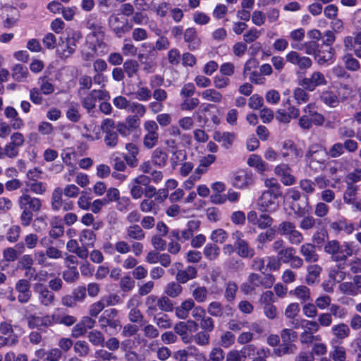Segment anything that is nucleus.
I'll return each instance as SVG.
<instances>
[{
  "label": "nucleus",
  "mask_w": 361,
  "mask_h": 361,
  "mask_svg": "<svg viewBox=\"0 0 361 361\" xmlns=\"http://www.w3.org/2000/svg\"><path fill=\"white\" fill-rule=\"evenodd\" d=\"M21 194L18 196L17 203L20 209L39 212L42 207V201L39 198L31 196L27 188H23Z\"/></svg>",
  "instance_id": "7ed1b4c3"
},
{
  "label": "nucleus",
  "mask_w": 361,
  "mask_h": 361,
  "mask_svg": "<svg viewBox=\"0 0 361 361\" xmlns=\"http://www.w3.org/2000/svg\"><path fill=\"white\" fill-rule=\"evenodd\" d=\"M324 251L331 255L333 260L335 261V257L339 255V250H341V245L338 241L336 240L328 241L324 245Z\"/></svg>",
  "instance_id": "3c124183"
},
{
  "label": "nucleus",
  "mask_w": 361,
  "mask_h": 361,
  "mask_svg": "<svg viewBox=\"0 0 361 361\" xmlns=\"http://www.w3.org/2000/svg\"><path fill=\"white\" fill-rule=\"evenodd\" d=\"M299 339L301 344L310 345L315 341H321L322 337L320 335H314L310 330H305L300 334Z\"/></svg>",
  "instance_id": "79ce46f5"
},
{
  "label": "nucleus",
  "mask_w": 361,
  "mask_h": 361,
  "mask_svg": "<svg viewBox=\"0 0 361 361\" xmlns=\"http://www.w3.org/2000/svg\"><path fill=\"white\" fill-rule=\"evenodd\" d=\"M225 352L220 347L213 348L209 353V358L205 361H224Z\"/></svg>",
  "instance_id": "774afa93"
},
{
  "label": "nucleus",
  "mask_w": 361,
  "mask_h": 361,
  "mask_svg": "<svg viewBox=\"0 0 361 361\" xmlns=\"http://www.w3.org/2000/svg\"><path fill=\"white\" fill-rule=\"evenodd\" d=\"M193 340L195 343L199 346H207L209 344L210 342L209 333L204 331H200L194 335Z\"/></svg>",
  "instance_id": "bf43d9fd"
},
{
  "label": "nucleus",
  "mask_w": 361,
  "mask_h": 361,
  "mask_svg": "<svg viewBox=\"0 0 361 361\" xmlns=\"http://www.w3.org/2000/svg\"><path fill=\"white\" fill-rule=\"evenodd\" d=\"M66 249L68 252L75 254L77 257L82 259L86 260L89 256V251L85 247L79 245V242L77 240L71 239L66 243Z\"/></svg>",
  "instance_id": "4be33fe9"
},
{
  "label": "nucleus",
  "mask_w": 361,
  "mask_h": 361,
  "mask_svg": "<svg viewBox=\"0 0 361 361\" xmlns=\"http://www.w3.org/2000/svg\"><path fill=\"white\" fill-rule=\"evenodd\" d=\"M6 11L9 13H7V17L4 22V26L5 27H12L18 20V11L16 8L9 7L6 8Z\"/></svg>",
  "instance_id": "13d9d810"
},
{
  "label": "nucleus",
  "mask_w": 361,
  "mask_h": 361,
  "mask_svg": "<svg viewBox=\"0 0 361 361\" xmlns=\"http://www.w3.org/2000/svg\"><path fill=\"white\" fill-rule=\"evenodd\" d=\"M63 279L68 283L76 281L79 279V272L76 266H72L63 272Z\"/></svg>",
  "instance_id": "0e129e2a"
},
{
  "label": "nucleus",
  "mask_w": 361,
  "mask_h": 361,
  "mask_svg": "<svg viewBox=\"0 0 361 361\" xmlns=\"http://www.w3.org/2000/svg\"><path fill=\"white\" fill-rule=\"evenodd\" d=\"M30 286V282L27 279H20L16 282L15 288L18 293L19 302L27 303L30 301L32 296Z\"/></svg>",
  "instance_id": "dca6fc26"
},
{
  "label": "nucleus",
  "mask_w": 361,
  "mask_h": 361,
  "mask_svg": "<svg viewBox=\"0 0 361 361\" xmlns=\"http://www.w3.org/2000/svg\"><path fill=\"white\" fill-rule=\"evenodd\" d=\"M135 286V281L133 277L126 275L121 278L119 288L123 292H129Z\"/></svg>",
  "instance_id": "4d7b16f0"
},
{
  "label": "nucleus",
  "mask_w": 361,
  "mask_h": 361,
  "mask_svg": "<svg viewBox=\"0 0 361 361\" xmlns=\"http://www.w3.org/2000/svg\"><path fill=\"white\" fill-rule=\"evenodd\" d=\"M192 326L194 327L195 330H197L198 324L195 321L188 320L187 322H179L174 326L173 329L176 334L181 336L188 332L189 328Z\"/></svg>",
  "instance_id": "37998d69"
},
{
  "label": "nucleus",
  "mask_w": 361,
  "mask_h": 361,
  "mask_svg": "<svg viewBox=\"0 0 361 361\" xmlns=\"http://www.w3.org/2000/svg\"><path fill=\"white\" fill-rule=\"evenodd\" d=\"M280 154L286 161L296 162L302 157V152L293 141L286 140L283 142Z\"/></svg>",
  "instance_id": "f8f14e48"
},
{
  "label": "nucleus",
  "mask_w": 361,
  "mask_h": 361,
  "mask_svg": "<svg viewBox=\"0 0 361 361\" xmlns=\"http://www.w3.org/2000/svg\"><path fill=\"white\" fill-rule=\"evenodd\" d=\"M118 310L115 308H111L106 310L99 318V324L100 328L107 331V327L117 331L121 329L122 326L119 319H116L118 315Z\"/></svg>",
  "instance_id": "6e6552de"
},
{
  "label": "nucleus",
  "mask_w": 361,
  "mask_h": 361,
  "mask_svg": "<svg viewBox=\"0 0 361 361\" xmlns=\"http://www.w3.org/2000/svg\"><path fill=\"white\" fill-rule=\"evenodd\" d=\"M33 291L38 302L42 306L49 307L54 305L55 295L46 285L42 283H35L33 285Z\"/></svg>",
  "instance_id": "423d86ee"
},
{
  "label": "nucleus",
  "mask_w": 361,
  "mask_h": 361,
  "mask_svg": "<svg viewBox=\"0 0 361 361\" xmlns=\"http://www.w3.org/2000/svg\"><path fill=\"white\" fill-rule=\"evenodd\" d=\"M235 340V335L230 331H225L220 337V344L225 348L232 346Z\"/></svg>",
  "instance_id": "69168bd1"
},
{
  "label": "nucleus",
  "mask_w": 361,
  "mask_h": 361,
  "mask_svg": "<svg viewBox=\"0 0 361 361\" xmlns=\"http://www.w3.org/2000/svg\"><path fill=\"white\" fill-rule=\"evenodd\" d=\"M54 324H63L66 326H71L77 322V318L73 315H69L65 313L58 315L53 314Z\"/></svg>",
  "instance_id": "4c0bfd02"
},
{
  "label": "nucleus",
  "mask_w": 361,
  "mask_h": 361,
  "mask_svg": "<svg viewBox=\"0 0 361 361\" xmlns=\"http://www.w3.org/2000/svg\"><path fill=\"white\" fill-rule=\"evenodd\" d=\"M207 312L215 317H224V311L222 305L219 302H212L207 307Z\"/></svg>",
  "instance_id": "864d4df0"
},
{
  "label": "nucleus",
  "mask_w": 361,
  "mask_h": 361,
  "mask_svg": "<svg viewBox=\"0 0 361 361\" xmlns=\"http://www.w3.org/2000/svg\"><path fill=\"white\" fill-rule=\"evenodd\" d=\"M74 352L81 357L87 356L90 352V348L87 342L79 340L73 345Z\"/></svg>",
  "instance_id": "a18cd8bd"
},
{
  "label": "nucleus",
  "mask_w": 361,
  "mask_h": 361,
  "mask_svg": "<svg viewBox=\"0 0 361 361\" xmlns=\"http://www.w3.org/2000/svg\"><path fill=\"white\" fill-rule=\"evenodd\" d=\"M175 266L177 267L178 270L176 275V279L178 282L185 283L197 277V270L196 267L190 265L184 269H180L183 267V264L180 262L176 263Z\"/></svg>",
  "instance_id": "2eb2a0df"
},
{
  "label": "nucleus",
  "mask_w": 361,
  "mask_h": 361,
  "mask_svg": "<svg viewBox=\"0 0 361 361\" xmlns=\"http://www.w3.org/2000/svg\"><path fill=\"white\" fill-rule=\"evenodd\" d=\"M203 255L209 261L215 260L220 255V248L214 243H207L204 247Z\"/></svg>",
  "instance_id": "e433bc0d"
},
{
  "label": "nucleus",
  "mask_w": 361,
  "mask_h": 361,
  "mask_svg": "<svg viewBox=\"0 0 361 361\" xmlns=\"http://www.w3.org/2000/svg\"><path fill=\"white\" fill-rule=\"evenodd\" d=\"M235 135L233 133L229 132H215L214 134V139L219 142L221 143V145L225 149H228L232 145Z\"/></svg>",
  "instance_id": "bb28decb"
},
{
  "label": "nucleus",
  "mask_w": 361,
  "mask_h": 361,
  "mask_svg": "<svg viewBox=\"0 0 361 361\" xmlns=\"http://www.w3.org/2000/svg\"><path fill=\"white\" fill-rule=\"evenodd\" d=\"M11 72L13 79L19 82L25 81L30 75L27 68L20 63L14 65Z\"/></svg>",
  "instance_id": "c85d7f7f"
},
{
  "label": "nucleus",
  "mask_w": 361,
  "mask_h": 361,
  "mask_svg": "<svg viewBox=\"0 0 361 361\" xmlns=\"http://www.w3.org/2000/svg\"><path fill=\"white\" fill-rule=\"evenodd\" d=\"M359 190V185L353 184L352 183H347V187L343 196L344 202L348 204L350 203H354Z\"/></svg>",
  "instance_id": "2f4dec72"
},
{
  "label": "nucleus",
  "mask_w": 361,
  "mask_h": 361,
  "mask_svg": "<svg viewBox=\"0 0 361 361\" xmlns=\"http://www.w3.org/2000/svg\"><path fill=\"white\" fill-rule=\"evenodd\" d=\"M253 183L252 174L251 173L240 171L234 174L232 184L234 187L240 189L245 188Z\"/></svg>",
  "instance_id": "6ab92c4d"
},
{
  "label": "nucleus",
  "mask_w": 361,
  "mask_h": 361,
  "mask_svg": "<svg viewBox=\"0 0 361 361\" xmlns=\"http://www.w3.org/2000/svg\"><path fill=\"white\" fill-rule=\"evenodd\" d=\"M343 61L346 69L350 71H357L360 68L359 61L353 58L351 54H347L343 58Z\"/></svg>",
  "instance_id": "052dcab7"
},
{
  "label": "nucleus",
  "mask_w": 361,
  "mask_h": 361,
  "mask_svg": "<svg viewBox=\"0 0 361 361\" xmlns=\"http://www.w3.org/2000/svg\"><path fill=\"white\" fill-rule=\"evenodd\" d=\"M329 356L334 361H345L347 357L345 348L339 345H334Z\"/></svg>",
  "instance_id": "49530a36"
},
{
  "label": "nucleus",
  "mask_w": 361,
  "mask_h": 361,
  "mask_svg": "<svg viewBox=\"0 0 361 361\" xmlns=\"http://www.w3.org/2000/svg\"><path fill=\"white\" fill-rule=\"evenodd\" d=\"M180 283L178 281L168 283L165 288V293L171 298L178 296L183 290Z\"/></svg>",
  "instance_id": "5fc2aeb1"
},
{
  "label": "nucleus",
  "mask_w": 361,
  "mask_h": 361,
  "mask_svg": "<svg viewBox=\"0 0 361 361\" xmlns=\"http://www.w3.org/2000/svg\"><path fill=\"white\" fill-rule=\"evenodd\" d=\"M238 286L235 282L229 281L226 283L224 297L228 302H233L235 299Z\"/></svg>",
  "instance_id": "09e8293b"
},
{
  "label": "nucleus",
  "mask_w": 361,
  "mask_h": 361,
  "mask_svg": "<svg viewBox=\"0 0 361 361\" xmlns=\"http://www.w3.org/2000/svg\"><path fill=\"white\" fill-rule=\"evenodd\" d=\"M63 190L60 187L56 188L51 193V206L55 212L59 211L63 206Z\"/></svg>",
  "instance_id": "473e14b6"
},
{
  "label": "nucleus",
  "mask_w": 361,
  "mask_h": 361,
  "mask_svg": "<svg viewBox=\"0 0 361 361\" xmlns=\"http://www.w3.org/2000/svg\"><path fill=\"white\" fill-rule=\"evenodd\" d=\"M79 104L75 102L69 104L66 111L67 118L72 122H78L80 119V114L78 111Z\"/></svg>",
  "instance_id": "6e6d98bb"
},
{
  "label": "nucleus",
  "mask_w": 361,
  "mask_h": 361,
  "mask_svg": "<svg viewBox=\"0 0 361 361\" xmlns=\"http://www.w3.org/2000/svg\"><path fill=\"white\" fill-rule=\"evenodd\" d=\"M116 123L112 118H104L100 126V129L104 134V142L111 148L116 147L118 143V135L115 130Z\"/></svg>",
  "instance_id": "39448f33"
},
{
  "label": "nucleus",
  "mask_w": 361,
  "mask_h": 361,
  "mask_svg": "<svg viewBox=\"0 0 361 361\" xmlns=\"http://www.w3.org/2000/svg\"><path fill=\"white\" fill-rule=\"evenodd\" d=\"M264 185L267 188V190L264 192L273 194L274 195H277L281 197L283 195V192L281 190V186L279 183L278 180L274 178H267L264 180Z\"/></svg>",
  "instance_id": "72a5a7b5"
},
{
  "label": "nucleus",
  "mask_w": 361,
  "mask_h": 361,
  "mask_svg": "<svg viewBox=\"0 0 361 361\" xmlns=\"http://www.w3.org/2000/svg\"><path fill=\"white\" fill-rule=\"evenodd\" d=\"M190 357H194L196 361L206 359L205 355L195 345H189L175 351L173 354V358L176 361H189Z\"/></svg>",
  "instance_id": "9b49d317"
},
{
  "label": "nucleus",
  "mask_w": 361,
  "mask_h": 361,
  "mask_svg": "<svg viewBox=\"0 0 361 361\" xmlns=\"http://www.w3.org/2000/svg\"><path fill=\"white\" fill-rule=\"evenodd\" d=\"M116 251L121 255H126L130 252L133 249V254L135 257H139L143 252V245L140 242H134L131 245L128 242L119 240L115 244Z\"/></svg>",
  "instance_id": "4468645a"
},
{
  "label": "nucleus",
  "mask_w": 361,
  "mask_h": 361,
  "mask_svg": "<svg viewBox=\"0 0 361 361\" xmlns=\"http://www.w3.org/2000/svg\"><path fill=\"white\" fill-rule=\"evenodd\" d=\"M353 254V246L350 243H344L341 245L339 255L335 257V262L345 261L348 257Z\"/></svg>",
  "instance_id": "8fccbe9b"
},
{
  "label": "nucleus",
  "mask_w": 361,
  "mask_h": 361,
  "mask_svg": "<svg viewBox=\"0 0 361 361\" xmlns=\"http://www.w3.org/2000/svg\"><path fill=\"white\" fill-rule=\"evenodd\" d=\"M123 68L124 73H126L128 78H133L138 73L139 63L136 60L128 59L123 63Z\"/></svg>",
  "instance_id": "ea45409f"
},
{
  "label": "nucleus",
  "mask_w": 361,
  "mask_h": 361,
  "mask_svg": "<svg viewBox=\"0 0 361 361\" xmlns=\"http://www.w3.org/2000/svg\"><path fill=\"white\" fill-rule=\"evenodd\" d=\"M232 238L235 240L236 254L244 259H251L255 255V249L244 239V234L240 231H235L232 233Z\"/></svg>",
  "instance_id": "20e7f679"
},
{
  "label": "nucleus",
  "mask_w": 361,
  "mask_h": 361,
  "mask_svg": "<svg viewBox=\"0 0 361 361\" xmlns=\"http://www.w3.org/2000/svg\"><path fill=\"white\" fill-rule=\"evenodd\" d=\"M167 159L168 154L164 149L158 147L153 151L152 161L154 165L162 168L166 166Z\"/></svg>",
  "instance_id": "7c9ffc66"
},
{
  "label": "nucleus",
  "mask_w": 361,
  "mask_h": 361,
  "mask_svg": "<svg viewBox=\"0 0 361 361\" xmlns=\"http://www.w3.org/2000/svg\"><path fill=\"white\" fill-rule=\"evenodd\" d=\"M327 80L324 75L319 72L315 71L311 74L310 77H305L298 81V85L304 89L312 92L317 87L326 85Z\"/></svg>",
  "instance_id": "9d476101"
},
{
  "label": "nucleus",
  "mask_w": 361,
  "mask_h": 361,
  "mask_svg": "<svg viewBox=\"0 0 361 361\" xmlns=\"http://www.w3.org/2000/svg\"><path fill=\"white\" fill-rule=\"evenodd\" d=\"M28 326L31 329H37L43 331L44 329L51 326L54 324L53 314L51 316L45 315L39 317L37 315H30L28 319Z\"/></svg>",
  "instance_id": "a211bd4d"
},
{
  "label": "nucleus",
  "mask_w": 361,
  "mask_h": 361,
  "mask_svg": "<svg viewBox=\"0 0 361 361\" xmlns=\"http://www.w3.org/2000/svg\"><path fill=\"white\" fill-rule=\"evenodd\" d=\"M276 231L279 235L286 237L291 245H298L304 240L302 233L296 229L295 223L290 221H281Z\"/></svg>",
  "instance_id": "f03ea898"
},
{
  "label": "nucleus",
  "mask_w": 361,
  "mask_h": 361,
  "mask_svg": "<svg viewBox=\"0 0 361 361\" xmlns=\"http://www.w3.org/2000/svg\"><path fill=\"white\" fill-rule=\"evenodd\" d=\"M294 295L301 300L302 302H306L311 300V293L309 288L305 286H299L293 290Z\"/></svg>",
  "instance_id": "de8ad7c7"
},
{
  "label": "nucleus",
  "mask_w": 361,
  "mask_h": 361,
  "mask_svg": "<svg viewBox=\"0 0 361 361\" xmlns=\"http://www.w3.org/2000/svg\"><path fill=\"white\" fill-rule=\"evenodd\" d=\"M208 295V291L204 286H198L195 288L192 293L193 298L197 302H204L206 301Z\"/></svg>",
  "instance_id": "338daca9"
},
{
  "label": "nucleus",
  "mask_w": 361,
  "mask_h": 361,
  "mask_svg": "<svg viewBox=\"0 0 361 361\" xmlns=\"http://www.w3.org/2000/svg\"><path fill=\"white\" fill-rule=\"evenodd\" d=\"M297 350L295 344L284 343L279 344L278 348L274 350V353L278 357H282L285 355L294 354Z\"/></svg>",
  "instance_id": "f704fd0d"
},
{
  "label": "nucleus",
  "mask_w": 361,
  "mask_h": 361,
  "mask_svg": "<svg viewBox=\"0 0 361 361\" xmlns=\"http://www.w3.org/2000/svg\"><path fill=\"white\" fill-rule=\"evenodd\" d=\"M291 47L292 48L298 49L299 50L304 49L307 54L313 55L314 56L319 50L320 44H319L316 41H308L303 43L302 47H298L293 44H291Z\"/></svg>",
  "instance_id": "58836bf2"
},
{
  "label": "nucleus",
  "mask_w": 361,
  "mask_h": 361,
  "mask_svg": "<svg viewBox=\"0 0 361 361\" xmlns=\"http://www.w3.org/2000/svg\"><path fill=\"white\" fill-rule=\"evenodd\" d=\"M262 213L259 216L256 226L260 229H267L271 226L274 219L269 214H266L267 212Z\"/></svg>",
  "instance_id": "e2e57ef3"
},
{
  "label": "nucleus",
  "mask_w": 361,
  "mask_h": 361,
  "mask_svg": "<svg viewBox=\"0 0 361 361\" xmlns=\"http://www.w3.org/2000/svg\"><path fill=\"white\" fill-rule=\"evenodd\" d=\"M145 238V233L142 227L137 224H133L126 228V238L129 240H142Z\"/></svg>",
  "instance_id": "a878e982"
},
{
  "label": "nucleus",
  "mask_w": 361,
  "mask_h": 361,
  "mask_svg": "<svg viewBox=\"0 0 361 361\" xmlns=\"http://www.w3.org/2000/svg\"><path fill=\"white\" fill-rule=\"evenodd\" d=\"M82 37L80 32H73L66 38H61L56 47V53L62 59L70 57L75 51L76 43Z\"/></svg>",
  "instance_id": "f257e3e1"
},
{
  "label": "nucleus",
  "mask_w": 361,
  "mask_h": 361,
  "mask_svg": "<svg viewBox=\"0 0 361 361\" xmlns=\"http://www.w3.org/2000/svg\"><path fill=\"white\" fill-rule=\"evenodd\" d=\"M108 24L111 31L119 38L128 32L133 27L127 21L121 22L120 18L116 14H111L109 17Z\"/></svg>",
  "instance_id": "ddd939ff"
},
{
  "label": "nucleus",
  "mask_w": 361,
  "mask_h": 361,
  "mask_svg": "<svg viewBox=\"0 0 361 361\" xmlns=\"http://www.w3.org/2000/svg\"><path fill=\"white\" fill-rule=\"evenodd\" d=\"M286 61L290 64L295 66L298 71L306 73L310 69L313 62L312 59L306 56H303L296 51L292 50L286 54Z\"/></svg>",
  "instance_id": "0eeeda50"
},
{
  "label": "nucleus",
  "mask_w": 361,
  "mask_h": 361,
  "mask_svg": "<svg viewBox=\"0 0 361 361\" xmlns=\"http://www.w3.org/2000/svg\"><path fill=\"white\" fill-rule=\"evenodd\" d=\"M321 224V220L317 219L312 216L307 215L302 217L299 224V227L302 231L313 229L316 225Z\"/></svg>",
  "instance_id": "a19ab883"
},
{
  "label": "nucleus",
  "mask_w": 361,
  "mask_h": 361,
  "mask_svg": "<svg viewBox=\"0 0 361 361\" xmlns=\"http://www.w3.org/2000/svg\"><path fill=\"white\" fill-rule=\"evenodd\" d=\"M184 41L188 44L190 50H195L200 47L201 41L198 37L196 29L194 27L187 28L184 31Z\"/></svg>",
  "instance_id": "412c9836"
},
{
  "label": "nucleus",
  "mask_w": 361,
  "mask_h": 361,
  "mask_svg": "<svg viewBox=\"0 0 361 361\" xmlns=\"http://www.w3.org/2000/svg\"><path fill=\"white\" fill-rule=\"evenodd\" d=\"M321 100L331 107L338 105L340 99L338 97L331 91H324L321 95Z\"/></svg>",
  "instance_id": "c03bdc74"
},
{
  "label": "nucleus",
  "mask_w": 361,
  "mask_h": 361,
  "mask_svg": "<svg viewBox=\"0 0 361 361\" xmlns=\"http://www.w3.org/2000/svg\"><path fill=\"white\" fill-rule=\"evenodd\" d=\"M300 253L307 263H315L319 258L316 246L312 243H307L302 245L300 248Z\"/></svg>",
  "instance_id": "aec40b11"
},
{
  "label": "nucleus",
  "mask_w": 361,
  "mask_h": 361,
  "mask_svg": "<svg viewBox=\"0 0 361 361\" xmlns=\"http://www.w3.org/2000/svg\"><path fill=\"white\" fill-rule=\"evenodd\" d=\"M203 99L213 102H220L222 100V94L214 89H207L202 92Z\"/></svg>",
  "instance_id": "680f3d73"
},
{
  "label": "nucleus",
  "mask_w": 361,
  "mask_h": 361,
  "mask_svg": "<svg viewBox=\"0 0 361 361\" xmlns=\"http://www.w3.org/2000/svg\"><path fill=\"white\" fill-rule=\"evenodd\" d=\"M137 87L136 92L130 91L128 94H135V98L139 101L147 102L152 97L151 90L148 87L142 86V81L140 80L137 82Z\"/></svg>",
  "instance_id": "c756f323"
},
{
  "label": "nucleus",
  "mask_w": 361,
  "mask_h": 361,
  "mask_svg": "<svg viewBox=\"0 0 361 361\" xmlns=\"http://www.w3.org/2000/svg\"><path fill=\"white\" fill-rule=\"evenodd\" d=\"M322 268L316 264H310L307 267V274L305 276V282L307 285H314L319 282V276Z\"/></svg>",
  "instance_id": "5701e85b"
},
{
  "label": "nucleus",
  "mask_w": 361,
  "mask_h": 361,
  "mask_svg": "<svg viewBox=\"0 0 361 361\" xmlns=\"http://www.w3.org/2000/svg\"><path fill=\"white\" fill-rule=\"evenodd\" d=\"M307 91V90L302 87H296L293 90V98L298 104H305L309 101L310 94Z\"/></svg>",
  "instance_id": "603ef678"
},
{
  "label": "nucleus",
  "mask_w": 361,
  "mask_h": 361,
  "mask_svg": "<svg viewBox=\"0 0 361 361\" xmlns=\"http://www.w3.org/2000/svg\"><path fill=\"white\" fill-rule=\"evenodd\" d=\"M78 240L82 245L88 250L89 247H93L96 240V234L92 230L83 229L79 234Z\"/></svg>",
  "instance_id": "393cba45"
},
{
  "label": "nucleus",
  "mask_w": 361,
  "mask_h": 361,
  "mask_svg": "<svg viewBox=\"0 0 361 361\" xmlns=\"http://www.w3.org/2000/svg\"><path fill=\"white\" fill-rule=\"evenodd\" d=\"M280 197L273 194L263 192L257 200L258 209L262 212H274L279 208L278 198Z\"/></svg>",
  "instance_id": "1a4fd4ad"
},
{
  "label": "nucleus",
  "mask_w": 361,
  "mask_h": 361,
  "mask_svg": "<svg viewBox=\"0 0 361 361\" xmlns=\"http://www.w3.org/2000/svg\"><path fill=\"white\" fill-rule=\"evenodd\" d=\"M331 333L333 336L331 343H341L344 339L347 338L350 336V329L346 324L339 323L334 325L331 328Z\"/></svg>",
  "instance_id": "f3484780"
},
{
  "label": "nucleus",
  "mask_w": 361,
  "mask_h": 361,
  "mask_svg": "<svg viewBox=\"0 0 361 361\" xmlns=\"http://www.w3.org/2000/svg\"><path fill=\"white\" fill-rule=\"evenodd\" d=\"M334 50L332 47H325L324 45H320L319 50L314 56V59L317 61L319 64L323 65L331 61L334 58Z\"/></svg>",
  "instance_id": "b1692460"
},
{
  "label": "nucleus",
  "mask_w": 361,
  "mask_h": 361,
  "mask_svg": "<svg viewBox=\"0 0 361 361\" xmlns=\"http://www.w3.org/2000/svg\"><path fill=\"white\" fill-rule=\"evenodd\" d=\"M90 343L99 347H104V336L102 332L99 330H93L88 333L87 336Z\"/></svg>",
  "instance_id": "c9c22d12"
},
{
  "label": "nucleus",
  "mask_w": 361,
  "mask_h": 361,
  "mask_svg": "<svg viewBox=\"0 0 361 361\" xmlns=\"http://www.w3.org/2000/svg\"><path fill=\"white\" fill-rule=\"evenodd\" d=\"M25 185L26 188L28 189V192L30 191L38 195H43L47 190V185L45 183L33 178H30L29 181L25 182Z\"/></svg>",
  "instance_id": "cd10ccee"
}]
</instances>
